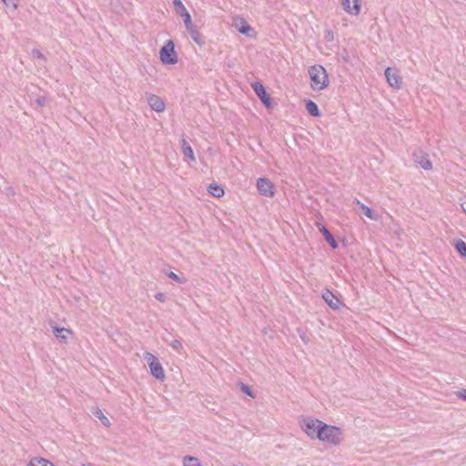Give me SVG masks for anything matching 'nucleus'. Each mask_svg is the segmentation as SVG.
Returning a JSON list of instances; mask_svg holds the SVG:
<instances>
[{"instance_id":"obj_1","label":"nucleus","mask_w":466,"mask_h":466,"mask_svg":"<svg viewBox=\"0 0 466 466\" xmlns=\"http://www.w3.org/2000/svg\"><path fill=\"white\" fill-rule=\"evenodd\" d=\"M173 5L177 15H180L183 19L185 27L188 32L192 40L197 43L198 46H202L205 44V41L199 33L196 25L192 23L191 15L187 10L186 6L182 3L181 0H173Z\"/></svg>"},{"instance_id":"obj_2","label":"nucleus","mask_w":466,"mask_h":466,"mask_svg":"<svg viewBox=\"0 0 466 466\" xmlns=\"http://www.w3.org/2000/svg\"><path fill=\"white\" fill-rule=\"evenodd\" d=\"M310 77V86L315 91H319L327 87L329 83L326 69L320 65H315L309 68Z\"/></svg>"},{"instance_id":"obj_3","label":"nucleus","mask_w":466,"mask_h":466,"mask_svg":"<svg viewBox=\"0 0 466 466\" xmlns=\"http://www.w3.org/2000/svg\"><path fill=\"white\" fill-rule=\"evenodd\" d=\"M319 431H319L318 440L335 446L341 442L342 431L340 428L323 422Z\"/></svg>"},{"instance_id":"obj_4","label":"nucleus","mask_w":466,"mask_h":466,"mask_svg":"<svg viewBox=\"0 0 466 466\" xmlns=\"http://www.w3.org/2000/svg\"><path fill=\"white\" fill-rule=\"evenodd\" d=\"M160 61L164 65H175L177 63V54L175 51V43L173 40H167L159 51Z\"/></svg>"},{"instance_id":"obj_5","label":"nucleus","mask_w":466,"mask_h":466,"mask_svg":"<svg viewBox=\"0 0 466 466\" xmlns=\"http://www.w3.org/2000/svg\"><path fill=\"white\" fill-rule=\"evenodd\" d=\"M144 360L149 366L151 375L157 380L163 381L166 378V375L158 359L154 354L147 351L144 354Z\"/></svg>"},{"instance_id":"obj_6","label":"nucleus","mask_w":466,"mask_h":466,"mask_svg":"<svg viewBox=\"0 0 466 466\" xmlns=\"http://www.w3.org/2000/svg\"><path fill=\"white\" fill-rule=\"evenodd\" d=\"M323 421L318 419H305L301 423V429L310 439L319 438V429L322 426Z\"/></svg>"},{"instance_id":"obj_7","label":"nucleus","mask_w":466,"mask_h":466,"mask_svg":"<svg viewBox=\"0 0 466 466\" xmlns=\"http://www.w3.org/2000/svg\"><path fill=\"white\" fill-rule=\"evenodd\" d=\"M257 189L261 196L266 198H273L275 196V186L267 177L258 178Z\"/></svg>"},{"instance_id":"obj_8","label":"nucleus","mask_w":466,"mask_h":466,"mask_svg":"<svg viewBox=\"0 0 466 466\" xmlns=\"http://www.w3.org/2000/svg\"><path fill=\"white\" fill-rule=\"evenodd\" d=\"M251 86L255 92V94L258 96V97L260 99L262 104L267 107L270 108L272 106L271 103V97L267 93L263 84L259 81H256L251 84Z\"/></svg>"},{"instance_id":"obj_9","label":"nucleus","mask_w":466,"mask_h":466,"mask_svg":"<svg viewBox=\"0 0 466 466\" xmlns=\"http://www.w3.org/2000/svg\"><path fill=\"white\" fill-rule=\"evenodd\" d=\"M385 77L388 84L394 89L399 90L401 87L402 80L400 76L398 70L392 67L385 69Z\"/></svg>"},{"instance_id":"obj_10","label":"nucleus","mask_w":466,"mask_h":466,"mask_svg":"<svg viewBox=\"0 0 466 466\" xmlns=\"http://www.w3.org/2000/svg\"><path fill=\"white\" fill-rule=\"evenodd\" d=\"M147 104L149 105L152 110L157 113L163 112L166 108V104L164 100L157 95L150 94L147 96Z\"/></svg>"},{"instance_id":"obj_11","label":"nucleus","mask_w":466,"mask_h":466,"mask_svg":"<svg viewBox=\"0 0 466 466\" xmlns=\"http://www.w3.org/2000/svg\"><path fill=\"white\" fill-rule=\"evenodd\" d=\"M343 9L350 15H357L360 11V0H341Z\"/></svg>"},{"instance_id":"obj_12","label":"nucleus","mask_w":466,"mask_h":466,"mask_svg":"<svg viewBox=\"0 0 466 466\" xmlns=\"http://www.w3.org/2000/svg\"><path fill=\"white\" fill-rule=\"evenodd\" d=\"M324 301L333 309H339L340 306L339 299L329 289L322 293Z\"/></svg>"},{"instance_id":"obj_13","label":"nucleus","mask_w":466,"mask_h":466,"mask_svg":"<svg viewBox=\"0 0 466 466\" xmlns=\"http://www.w3.org/2000/svg\"><path fill=\"white\" fill-rule=\"evenodd\" d=\"M318 228L321 232L322 236L324 237L325 240L329 243V245L333 248H338L339 245L336 239L334 238L331 232L323 225L318 224Z\"/></svg>"},{"instance_id":"obj_14","label":"nucleus","mask_w":466,"mask_h":466,"mask_svg":"<svg viewBox=\"0 0 466 466\" xmlns=\"http://www.w3.org/2000/svg\"><path fill=\"white\" fill-rule=\"evenodd\" d=\"M53 333L55 337L62 343H67L68 336L73 334L71 329L62 327H55L53 329Z\"/></svg>"},{"instance_id":"obj_15","label":"nucleus","mask_w":466,"mask_h":466,"mask_svg":"<svg viewBox=\"0 0 466 466\" xmlns=\"http://www.w3.org/2000/svg\"><path fill=\"white\" fill-rule=\"evenodd\" d=\"M306 109L311 116L318 117L321 115L318 105L310 99L306 101Z\"/></svg>"},{"instance_id":"obj_16","label":"nucleus","mask_w":466,"mask_h":466,"mask_svg":"<svg viewBox=\"0 0 466 466\" xmlns=\"http://www.w3.org/2000/svg\"><path fill=\"white\" fill-rule=\"evenodd\" d=\"M208 191L215 198H220L224 195L223 187L216 183L210 184L208 187Z\"/></svg>"},{"instance_id":"obj_17","label":"nucleus","mask_w":466,"mask_h":466,"mask_svg":"<svg viewBox=\"0 0 466 466\" xmlns=\"http://www.w3.org/2000/svg\"><path fill=\"white\" fill-rule=\"evenodd\" d=\"M27 466H55L51 461L41 458V457H34L32 458Z\"/></svg>"},{"instance_id":"obj_18","label":"nucleus","mask_w":466,"mask_h":466,"mask_svg":"<svg viewBox=\"0 0 466 466\" xmlns=\"http://www.w3.org/2000/svg\"><path fill=\"white\" fill-rule=\"evenodd\" d=\"M182 152L184 156L187 157L191 161H196L193 149L185 139L182 140Z\"/></svg>"},{"instance_id":"obj_19","label":"nucleus","mask_w":466,"mask_h":466,"mask_svg":"<svg viewBox=\"0 0 466 466\" xmlns=\"http://www.w3.org/2000/svg\"><path fill=\"white\" fill-rule=\"evenodd\" d=\"M184 466H202L198 458L187 455L183 458Z\"/></svg>"},{"instance_id":"obj_20","label":"nucleus","mask_w":466,"mask_h":466,"mask_svg":"<svg viewBox=\"0 0 466 466\" xmlns=\"http://www.w3.org/2000/svg\"><path fill=\"white\" fill-rule=\"evenodd\" d=\"M417 162L425 170H431L432 168V164L429 159L428 156H420V159H418Z\"/></svg>"},{"instance_id":"obj_21","label":"nucleus","mask_w":466,"mask_h":466,"mask_svg":"<svg viewBox=\"0 0 466 466\" xmlns=\"http://www.w3.org/2000/svg\"><path fill=\"white\" fill-rule=\"evenodd\" d=\"M454 248L461 257L466 258V243L463 240H457L454 244Z\"/></svg>"},{"instance_id":"obj_22","label":"nucleus","mask_w":466,"mask_h":466,"mask_svg":"<svg viewBox=\"0 0 466 466\" xmlns=\"http://www.w3.org/2000/svg\"><path fill=\"white\" fill-rule=\"evenodd\" d=\"M94 415L101 421V423L104 426H106V427H109L110 426V421H109L108 418L104 415L103 411L100 409H97L94 412Z\"/></svg>"},{"instance_id":"obj_23","label":"nucleus","mask_w":466,"mask_h":466,"mask_svg":"<svg viewBox=\"0 0 466 466\" xmlns=\"http://www.w3.org/2000/svg\"><path fill=\"white\" fill-rule=\"evenodd\" d=\"M238 31L243 35H248L251 30V26L247 23L245 19H240V25L238 26Z\"/></svg>"},{"instance_id":"obj_24","label":"nucleus","mask_w":466,"mask_h":466,"mask_svg":"<svg viewBox=\"0 0 466 466\" xmlns=\"http://www.w3.org/2000/svg\"><path fill=\"white\" fill-rule=\"evenodd\" d=\"M239 388H240V390H241L242 392H244L246 395H248V396H249V397H252V398H254V397H255V395H254V393H253L252 390L250 389V387H249L248 385H247V384H245V383H243V382H240V384H239Z\"/></svg>"},{"instance_id":"obj_25","label":"nucleus","mask_w":466,"mask_h":466,"mask_svg":"<svg viewBox=\"0 0 466 466\" xmlns=\"http://www.w3.org/2000/svg\"><path fill=\"white\" fill-rule=\"evenodd\" d=\"M167 276H168V278H170L171 279H173L174 281H176L177 283L183 284V283L186 282V279L185 278L179 277L177 274L174 273L173 271H170L167 274Z\"/></svg>"},{"instance_id":"obj_26","label":"nucleus","mask_w":466,"mask_h":466,"mask_svg":"<svg viewBox=\"0 0 466 466\" xmlns=\"http://www.w3.org/2000/svg\"><path fill=\"white\" fill-rule=\"evenodd\" d=\"M170 346L177 352H180L181 350H183L182 342L179 339H174L171 341Z\"/></svg>"},{"instance_id":"obj_27","label":"nucleus","mask_w":466,"mask_h":466,"mask_svg":"<svg viewBox=\"0 0 466 466\" xmlns=\"http://www.w3.org/2000/svg\"><path fill=\"white\" fill-rule=\"evenodd\" d=\"M32 56L35 59H42L46 61V56L42 54V52L39 49H33L32 50Z\"/></svg>"},{"instance_id":"obj_28","label":"nucleus","mask_w":466,"mask_h":466,"mask_svg":"<svg viewBox=\"0 0 466 466\" xmlns=\"http://www.w3.org/2000/svg\"><path fill=\"white\" fill-rule=\"evenodd\" d=\"M361 208L363 209L365 216H367L370 218H374V217H373V210H372L371 208L362 204L361 205Z\"/></svg>"},{"instance_id":"obj_29","label":"nucleus","mask_w":466,"mask_h":466,"mask_svg":"<svg viewBox=\"0 0 466 466\" xmlns=\"http://www.w3.org/2000/svg\"><path fill=\"white\" fill-rule=\"evenodd\" d=\"M46 103V97L45 96H38L36 98H35V104L40 106V107H43Z\"/></svg>"},{"instance_id":"obj_30","label":"nucleus","mask_w":466,"mask_h":466,"mask_svg":"<svg viewBox=\"0 0 466 466\" xmlns=\"http://www.w3.org/2000/svg\"><path fill=\"white\" fill-rule=\"evenodd\" d=\"M324 38H325L327 41H329V42L333 41V39H334L333 32H332V31H330V30H326V31H325Z\"/></svg>"},{"instance_id":"obj_31","label":"nucleus","mask_w":466,"mask_h":466,"mask_svg":"<svg viewBox=\"0 0 466 466\" xmlns=\"http://www.w3.org/2000/svg\"><path fill=\"white\" fill-rule=\"evenodd\" d=\"M155 299L160 302H164L166 300V295L162 292H157L155 295Z\"/></svg>"},{"instance_id":"obj_32","label":"nucleus","mask_w":466,"mask_h":466,"mask_svg":"<svg viewBox=\"0 0 466 466\" xmlns=\"http://www.w3.org/2000/svg\"><path fill=\"white\" fill-rule=\"evenodd\" d=\"M457 396L458 398L463 400H466V390L465 389H462L459 391H457Z\"/></svg>"},{"instance_id":"obj_33","label":"nucleus","mask_w":466,"mask_h":466,"mask_svg":"<svg viewBox=\"0 0 466 466\" xmlns=\"http://www.w3.org/2000/svg\"><path fill=\"white\" fill-rule=\"evenodd\" d=\"M3 1L8 6H13L15 8L17 6L15 0H3Z\"/></svg>"},{"instance_id":"obj_34","label":"nucleus","mask_w":466,"mask_h":466,"mask_svg":"<svg viewBox=\"0 0 466 466\" xmlns=\"http://www.w3.org/2000/svg\"><path fill=\"white\" fill-rule=\"evenodd\" d=\"M341 58L343 59L344 62H349V55L346 50H344L343 53L341 54Z\"/></svg>"},{"instance_id":"obj_35","label":"nucleus","mask_w":466,"mask_h":466,"mask_svg":"<svg viewBox=\"0 0 466 466\" xmlns=\"http://www.w3.org/2000/svg\"><path fill=\"white\" fill-rule=\"evenodd\" d=\"M6 192H7V194H10L12 196H14L15 194V192L13 187H7L6 188Z\"/></svg>"},{"instance_id":"obj_36","label":"nucleus","mask_w":466,"mask_h":466,"mask_svg":"<svg viewBox=\"0 0 466 466\" xmlns=\"http://www.w3.org/2000/svg\"><path fill=\"white\" fill-rule=\"evenodd\" d=\"M461 208H462L463 212L466 213V208H465L464 204H461Z\"/></svg>"},{"instance_id":"obj_37","label":"nucleus","mask_w":466,"mask_h":466,"mask_svg":"<svg viewBox=\"0 0 466 466\" xmlns=\"http://www.w3.org/2000/svg\"><path fill=\"white\" fill-rule=\"evenodd\" d=\"M461 208H462L463 212L466 213V208H465L464 204H461Z\"/></svg>"},{"instance_id":"obj_38","label":"nucleus","mask_w":466,"mask_h":466,"mask_svg":"<svg viewBox=\"0 0 466 466\" xmlns=\"http://www.w3.org/2000/svg\"><path fill=\"white\" fill-rule=\"evenodd\" d=\"M82 466H93L91 463H84Z\"/></svg>"}]
</instances>
